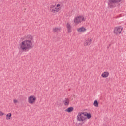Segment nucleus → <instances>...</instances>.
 <instances>
[{
	"label": "nucleus",
	"instance_id": "1",
	"mask_svg": "<svg viewBox=\"0 0 126 126\" xmlns=\"http://www.w3.org/2000/svg\"><path fill=\"white\" fill-rule=\"evenodd\" d=\"M22 42L18 48L22 52H28L34 47V36L31 34H26L21 38Z\"/></svg>",
	"mask_w": 126,
	"mask_h": 126
},
{
	"label": "nucleus",
	"instance_id": "2",
	"mask_svg": "<svg viewBox=\"0 0 126 126\" xmlns=\"http://www.w3.org/2000/svg\"><path fill=\"white\" fill-rule=\"evenodd\" d=\"M91 113L87 112H79L77 116V120L81 123H83L86 120L91 119Z\"/></svg>",
	"mask_w": 126,
	"mask_h": 126
},
{
	"label": "nucleus",
	"instance_id": "3",
	"mask_svg": "<svg viewBox=\"0 0 126 126\" xmlns=\"http://www.w3.org/2000/svg\"><path fill=\"white\" fill-rule=\"evenodd\" d=\"M62 9V4L57 3L55 5H51L49 8V11L52 14H56Z\"/></svg>",
	"mask_w": 126,
	"mask_h": 126
},
{
	"label": "nucleus",
	"instance_id": "4",
	"mask_svg": "<svg viewBox=\"0 0 126 126\" xmlns=\"http://www.w3.org/2000/svg\"><path fill=\"white\" fill-rule=\"evenodd\" d=\"M86 21V18L83 15H78L76 16L73 20L74 24L75 25H78L81 22H84Z\"/></svg>",
	"mask_w": 126,
	"mask_h": 126
},
{
	"label": "nucleus",
	"instance_id": "5",
	"mask_svg": "<svg viewBox=\"0 0 126 126\" xmlns=\"http://www.w3.org/2000/svg\"><path fill=\"white\" fill-rule=\"evenodd\" d=\"M37 101V96L34 95H31L28 97L27 102L30 105H33L36 103Z\"/></svg>",
	"mask_w": 126,
	"mask_h": 126
},
{
	"label": "nucleus",
	"instance_id": "6",
	"mask_svg": "<svg viewBox=\"0 0 126 126\" xmlns=\"http://www.w3.org/2000/svg\"><path fill=\"white\" fill-rule=\"evenodd\" d=\"M123 27L122 26H117L114 28L113 33L115 35H117V36H119L121 35V33H122V31H123Z\"/></svg>",
	"mask_w": 126,
	"mask_h": 126
},
{
	"label": "nucleus",
	"instance_id": "7",
	"mask_svg": "<svg viewBox=\"0 0 126 126\" xmlns=\"http://www.w3.org/2000/svg\"><path fill=\"white\" fill-rule=\"evenodd\" d=\"M92 43V39L90 37L85 39L84 41V46L85 47H89Z\"/></svg>",
	"mask_w": 126,
	"mask_h": 126
},
{
	"label": "nucleus",
	"instance_id": "8",
	"mask_svg": "<svg viewBox=\"0 0 126 126\" xmlns=\"http://www.w3.org/2000/svg\"><path fill=\"white\" fill-rule=\"evenodd\" d=\"M122 1V0H109V5L111 7L113 6V4L115 3H119V2H121Z\"/></svg>",
	"mask_w": 126,
	"mask_h": 126
},
{
	"label": "nucleus",
	"instance_id": "9",
	"mask_svg": "<svg viewBox=\"0 0 126 126\" xmlns=\"http://www.w3.org/2000/svg\"><path fill=\"white\" fill-rule=\"evenodd\" d=\"M78 33H84L87 31V29L84 27H81L77 29Z\"/></svg>",
	"mask_w": 126,
	"mask_h": 126
},
{
	"label": "nucleus",
	"instance_id": "10",
	"mask_svg": "<svg viewBox=\"0 0 126 126\" xmlns=\"http://www.w3.org/2000/svg\"><path fill=\"white\" fill-rule=\"evenodd\" d=\"M66 27L67 28L68 33H71V31H72V26H71L70 23L67 22Z\"/></svg>",
	"mask_w": 126,
	"mask_h": 126
},
{
	"label": "nucleus",
	"instance_id": "11",
	"mask_svg": "<svg viewBox=\"0 0 126 126\" xmlns=\"http://www.w3.org/2000/svg\"><path fill=\"white\" fill-rule=\"evenodd\" d=\"M110 76V73L108 71H104L101 74L102 78H108Z\"/></svg>",
	"mask_w": 126,
	"mask_h": 126
},
{
	"label": "nucleus",
	"instance_id": "12",
	"mask_svg": "<svg viewBox=\"0 0 126 126\" xmlns=\"http://www.w3.org/2000/svg\"><path fill=\"white\" fill-rule=\"evenodd\" d=\"M12 118V114L11 113H9L6 115L5 119L7 121H9V120H11Z\"/></svg>",
	"mask_w": 126,
	"mask_h": 126
},
{
	"label": "nucleus",
	"instance_id": "13",
	"mask_svg": "<svg viewBox=\"0 0 126 126\" xmlns=\"http://www.w3.org/2000/svg\"><path fill=\"white\" fill-rule=\"evenodd\" d=\"M73 110H74L73 107H70L66 109L65 112H66L67 113H72V112H73Z\"/></svg>",
	"mask_w": 126,
	"mask_h": 126
},
{
	"label": "nucleus",
	"instance_id": "14",
	"mask_svg": "<svg viewBox=\"0 0 126 126\" xmlns=\"http://www.w3.org/2000/svg\"><path fill=\"white\" fill-rule=\"evenodd\" d=\"M94 107H95V108H98L99 107V102H98V101L97 100H94L93 104Z\"/></svg>",
	"mask_w": 126,
	"mask_h": 126
},
{
	"label": "nucleus",
	"instance_id": "15",
	"mask_svg": "<svg viewBox=\"0 0 126 126\" xmlns=\"http://www.w3.org/2000/svg\"><path fill=\"white\" fill-rule=\"evenodd\" d=\"M63 104L65 105V106H68L69 104V100L68 99H65L63 101Z\"/></svg>",
	"mask_w": 126,
	"mask_h": 126
},
{
	"label": "nucleus",
	"instance_id": "16",
	"mask_svg": "<svg viewBox=\"0 0 126 126\" xmlns=\"http://www.w3.org/2000/svg\"><path fill=\"white\" fill-rule=\"evenodd\" d=\"M61 28H55L54 29V31H55V32H59Z\"/></svg>",
	"mask_w": 126,
	"mask_h": 126
},
{
	"label": "nucleus",
	"instance_id": "17",
	"mask_svg": "<svg viewBox=\"0 0 126 126\" xmlns=\"http://www.w3.org/2000/svg\"><path fill=\"white\" fill-rule=\"evenodd\" d=\"M13 102L14 104H18L19 103L18 99H13Z\"/></svg>",
	"mask_w": 126,
	"mask_h": 126
},
{
	"label": "nucleus",
	"instance_id": "18",
	"mask_svg": "<svg viewBox=\"0 0 126 126\" xmlns=\"http://www.w3.org/2000/svg\"><path fill=\"white\" fill-rule=\"evenodd\" d=\"M4 116V113L2 111L0 110V117H2Z\"/></svg>",
	"mask_w": 126,
	"mask_h": 126
}]
</instances>
